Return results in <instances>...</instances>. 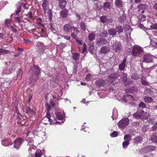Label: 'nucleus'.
Segmentation results:
<instances>
[{"label":"nucleus","mask_w":157,"mask_h":157,"mask_svg":"<svg viewBox=\"0 0 157 157\" xmlns=\"http://www.w3.org/2000/svg\"><path fill=\"white\" fill-rule=\"evenodd\" d=\"M40 72L39 68L37 66L34 65L31 67L29 71L30 80L29 84L30 86H33L38 79Z\"/></svg>","instance_id":"1"},{"label":"nucleus","mask_w":157,"mask_h":157,"mask_svg":"<svg viewBox=\"0 0 157 157\" xmlns=\"http://www.w3.org/2000/svg\"><path fill=\"white\" fill-rule=\"evenodd\" d=\"M63 30L67 33L71 32L72 30V29L74 31H75L77 34L79 33V31L77 29V28L74 26H72L69 23H67L64 25L63 26Z\"/></svg>","instance_id":"2"},{"label":"nucleus","mask_w":157,"mask_h":157,"mask_svg":"<svg viewBox=\"0 0 157 157\" xmlns=\"http://www.w3.org/2000/svg\"><path fill=\"white\" fill-rule=\"evenodd\" d=\"M143 52V50L140 46H135L133 47L132 53L134 56H140Z\"/></svg>","instance_id":"3"},{"label":"nucleus","mask_w":157,"mask_h":157,"mask_svg":"<svg viewBox=\"0 0 157 157\" xmlns=\"http://www.w3.org/2000/svg\"><path fill=\"white\" fill-rule=\"evenodd\" d=\"M129 120L128 118H123L117 123L118 126L121 128H124L128 124Z\"/></svg>","instance_id":"4"},{"label":"nucleus","mask_w":157,"mask_h":157,"mask_svg":"<svg viewBox=\"0 0 157 157\" xmlns=\"http://www.w3.org/2000/svg\"><path fill=\"white\" fill-rule=\"evenodd\" d=\"M50 115L49 111H47V116L44 117L41 120V122L45 124H48V122H49L51 124L55 123L54 122H52V120L50 118Z\"/></svg>","instance_id":"5"},{"label":"nucleus","mask_w":157,"mask_h":157,"mask_svg":"<svg viewBox=\"0 0 157 157\" xmlns=\"http://www.w3.org/2000/svg\"><path fill=\"white\" fill-rule=\"evenodd\" d=\"M56 117L59 120H61L62 121L61 122H56V123H59V124L62 123L65 121L64 119L65 114L64 113H63L61 112H58V111H56Z\"/></svg>","instance_id":"6"},{"label":"nucleus","mask_w":157,"mask_h":157,"mask_svg":"<svg viewBox=\"0 0 157 157\" xmlns=\"http://www.w3.org/2000/svg\"><path fill=\"white\" fill-rule=\"evenodd\" d=\"M156 148V147L155 146H149L142 148L141 151L144 153H146L150 151H154Z\"/></svg>","instance_id":"7"},{"label":"nucleus","mask_w":157,"mask_h":157,"mask_svg":"<svg viewBox=\"0 0 157 157\" xmlns=\"http://www.w3.org/2000/svg\"><path fill=\"white\" fill-rule=\"evenodd\" d=\"M153 57L151 55L145 54L143 57L144 62L146 63H150L152 62Z\"/></svg>","instance_id":"8"},{"label":"nucleus","mask_w":157,"mask_h":157,"mask_svg":"<svg viewBox=\"0 0 157 157\" xmlns=\"http://www.w3.org/2000/svg\"><path fill=\"white\" fill-rule=\"evenodd\" d=\"M37 47L38 51L40 54L44 52L45 47L41 42H39L36 45Z\"/></svg>","instance_id":"9"},{"label":"nucleus","mask_w":157,"mask_h":157,"mask_svg":"<svg viewBox=\"0 0 157 157\" xmlns=\"http://www.w3.org/2000/svg\"><path fill=\"white\" fill-rule=\"evenodd\" d=\"M144 113V111L142 110H139L136 113H134L133 116L136 119L143 118Z\"/></svg>","instance_id":"10"},{"label":"nucleus","mask_w":157,"mask_h":157,"mask_svg":"<svg viewBox=\"0 0 157 157\" xmlns=\"http://www.w3.org/2000/svg\"><path fill=\"white\" fill-rule=\"evenodd\" d=\"M23 140L21 139H19L14 141L13 147L17 149H18L20 146L23 143Z\"/></svg>","instance_id":"11"},{"label":"nucleus","mask_w":157,"mask_h":157,"mask_svg":"<svg viewBox=\"0 0 157 157\" xmlns=\"http://www.w3.org/2000/svg\"><path fill=\"white\" fill-rule=\"evenodd\" d=\"M110 50V49L109 47L106 46H103L101 48L99 52V54H105L109 52Z\"/></svg>","instance_id":"12"},{"label":"nucleus","mask_w":157,"mask_h":157,"mask_svg":"<svg viewBox=\"0 0 157 157\" xmlns=\"http://www.w3.org/2000/svg\"><path fill=\"white\" fill-rule=\"evenodd\" d=\"M148 6L145 4H140L137 6V8L139 9L138 11L140 10H142V13H144V10H147Z\"/></svg>","instance_id":"13"},{"label":"nucleus","mask_w":157,"mask_h":157,"mask_svg":"<svg viewBox=\"0 0 157 157\" xmlns=\"http://www.w3.org/2000/svg\"><path fill=\"white\" fill-rule=\"evenodd\" d=\"M118 77L117 74L116 73L112 74L107 78V81L109 83H112L113 82V81Z\"/></svg>","instance_id":"14"},{"label":"nucleus","mask_w":157,"mask_h":157,"mask_svg":"<svg viewBox=\"0 0 157 157\" xmlns=\"http://www.w3.org/2000/svg\"><path fill=\"white\" fill-rule=\"evenodd\" d=\"M107 44V41L105 39H103L101 38L98 39L96 42V44L98 46L101 45L106 44Z\"/></svg>","instance_id":"15"},{"label":"nucleus","mask_w":157,"mask_h":157,"mask_svg":"<svg viewBox=\"0 0 157 157\" xmlns=\"http://www.w3.org/2000/svg\"><path fill=\"white\" fill-rule=\"evenodd\" d=\"M60 16L63 18H66L68 14V12L67 9H63L59 13Z\"/></svg>","instance_id":"16"},{"label":"nucleus","mask_w":157,"mask_h":157,"mask_svg":"<svg viewBox=\"0 0 157 157\" xmlns=\"http://www.w3.org/2000/svg\"><path fill=\"white\" fill-rule=\"evenodd\" d=\"M12 142L10 140H5L2 141V144L5 146H8L12 144Z\"/></svg>","instance_id":"17"},{"label":"nucleus","mask_w":157,"mask_h":157,"mask_svg":"<svg viewBox=\"0 0 157 157\" xmlns=\"http://www.w3.org/2000/svg\"><path fill=\"white\" fill-rule=\"evenodd\" d=\"M121 45L120 44H113V49L116 52H119L121 50Z\"/></svg>","instance_id":"18"},{"label":"nucleus","mask_w":157,"mask_h":157,"mask_svg":"<svg viewBox=\"0 0 157 157\" xmlns=\"http://www.w3.org/2000/svg\"><path fill=\"white\" fill-rule=\"evenodd\" d=\"M126 61V59L124 58L121 64L119 65V69L120 70L122 71L124 69L125 66Z\"/></svg>","instance_id":"19"},{"label":"nucleus","mask_w":157,"mask_h":157,"mask_svg":"<svg viewBox=\"0 0 157 157\" xmlns=\"http://www.w3.org/2000/svg\"><path fill=\"white\" fill-rule=\"evenodd\" d=\"M42 6L44 11L46 12V11L48 9V4L47 1L44 0L42 4Z\"/></svg>","instance_id":"20"},{"label":"nucleus","mask_w":157,"mask_h":157,"mask_svg":"<svg viewBox=\"0 0 157 157\" xmlns=\"http://www.w3.org/2000/svg\"><path fill=\"white\" fill-rule=\"evenodd\" d=\"M96 84L98 86H104L105 84L103 80L101 79H99L96 81Z\"/></svg>","instance_id":"21"},{"label":"nucleus","mask_w":157,"mask_h":157,"mask_svg":"<svg viewBox=\"0 0 157 157\" xmlns=\"http://www.w3.org/2000/svg\"><path fill=\"white\" fill-rule=\"evenodd\" d=\"M115 4L116 7L120 8L123 6L122 2L121 0H115Z\"/></svg>","instance_id":"22"},{"label":"nucleus","mask_w":157,"mask_h":157,"mask_svg":"<svg viewBox=\"0 0 157 157\" xmlns=\"http://www.w3.org/2000/svg\"><path fill=\"white\" fill-rule=\"evenodd\" d=\"M151 140L153 142H157V132L153 133L151 137Z\"/></svg>","instance_id":"23"},{"label":"nucleus","mask_w":157,"mask_h":157,"mask_svg":"<svg viewBox=\"0 0 157 157\" xmlns=\"http://www.w3.org/2000/svg\"><path fill=\"white\" fill-rule=\"evenodd\" d=\"M123 28L120 25L117 26L115 27V30L116 32H117L119 33H122L123 31Z\"/></svg>","instance_id":"24"},{"label":"nucleus","mask_w":157,"mask_h":157,"mask_svg":"<svg viewBox=\"0 0 157 157\" xmlns=\"http://www.w3.org/2000/svg\"><path fill=\"white\" fill-rule=\"evenodd\" d=\"M94 32L89 34L88 38L90 41H93L95 39V34L94 33Z\"/></svg>","instance_id":"25"},{"label":"nucleus","mask_w":157,"mask_h":157,"mask_svg":"<svg viewBox=\"0 0 157 157\" xmlns=\"http://www.w3.org/2000/svg\"><path fill=\"white\" fill-rule=\"evenodd\" d=\"M108 31L109 34L112 36H113L115 35L117 33L115 29H114L113 28L109 29Z\"/></svg>","instance_id":"26"},{"label":"nucleus","mask_w":157,"mask_h":157,"mask_svg":"<svg viewBox=\"0 0 157 157\" xmlns=\"http://www.w3.org/2000/svg\"><path fill=\"white\" fill-rule=\"evenodd\" d=\"M144 100L145 102L148 103H151L153 101V99L152 98L147 96H145L144 98Z\"/></svg>","instance_id":"27"},{"label":"nucleus","mask_w":157,"mask_h":157,"mask_svg":"<svg viewBox=\"0 0 157 157\" xmlns=\"http://www.w3.org/2000/svg\"><path fill=\"white\" fill-rule=\"evenodd\" d=\"M67 2L65 0H61L59 2V6L61 8H64L66 6Z\"/></svg>","instance_id":"28"},{"label":"nucleus","mask_w":157,"mask_h":157,"mask_svg":"<svg viewBox=\"0 0 157 157\" xmlns=\"http://www.w3.org/2000/svg\"><path fill=\"white\" fill-rule=\"evenodd\" d=\"M134 143L135 144H138L140 143L142 140V137L140 136H138L136 137L134 140Z\"/></svg>","instance_id":"29"},{"label":"nucleus","mask_w":157,"mask_h":157,"mask_svg":"<svg viewBox=\"0 0 157 157\" xmlns=\"http://www.w3.org/2000/svg\"><path fill=\"white\" fill-rule=\"evenodd\" d=\"M80 54L78 53H74L72 54V57L75 61L78 60L79 59Z\"/></svg>","instance_id":"30"},{"label":"nucleus","mask_w":157,"mask_h":157,"mask_svg":"<svg viewBox=\"0 0 157 157\" xmlns=\"http://www.w3.org/2000/svg\"><path fill=\"white\" fill-rule=\"evenodd\" d=\"M131 135L130 134H128L125 135L124 136V139L125 140V141H126L129 142V141L131 140Z\"/></svg>","instance_id":"31"},{"label":"nucleus","mask_w":157,"mask_h":157,"mask_svg":"<svg viewBox=\"0 0 157 157\" xmlns=\"http://www.w3.org/2000/svg\"><path fill=\"white\" fill-rule=\"evenodd\" d=\"M9 50L0 48V54L1 55H6L9 53Z\"/></svg>","instance_id":"32"},{"label":"nucleus","mask_w":157,"mask_h":157,"mask_svg":"<svg viewBox=\"0 0 157 157\" xmlns=\"http://www.w3.org/2000/svg\"><path fill=\"white\" fill-rule=\"evenodd\" d=\"M111 6L110 3L109 2H105L103 6V8L104 10H105L106 9H109Z\"/></svg>","instance_id":"33"},{"label":"nucleus","mask_w":157,"mask_h":157,"mask_svg":"<svg viewBox=\"0 0 157 157\" xmlns=\"http://www.w3.org/2000/svg\"><path fill=\"white\" fill-rule=\"evenodd\" d=\"M81 29L83 31L86 30V26L85 24L83 22L81 21L79 23Z\"/></svg>","instance_id":"34"},{"label":"nucleus","mask_w":157,"mask_h":157,"mask_svg":"<svg viewBox=\"0 0 157 157\" xmlns=\"http://www.w3.org/2000/svg\"><path fill=\"white\" fill-rule=\"evenodd\" d=\"M141 82L142 84L144 85H148V83L147 82L146 80V78L142 77L141 78Z\"/></svg>","instance_id":"35"},{"label":"nucleus","mask_w":157,"mask_h":157,"mask_svg":"<svg viewBox=\"0 0 157 157\" xmlns=\"http://www.w3.org/2000/svg\"><path fill=\"white\" fill-rule=\"evenodd\" d=\"M42 155V152L40 151H37L34 155V157H40Z\"/></svg>","instance_id":"36"},{"label":"nucleus","mask_w":157,"mask_h":157,"mask_svg":"<svg viewBox=\"0 0 157 157\" xmlns=\"http://www.w3.org/2000/svg\"><path fill=\"white\" fill-rule=\"evenodd\" d=\"M94 44H90V45L89 48V51L90 53L92 54H93L94 50Z\"/></svg>","instance_id":"37"},{"label":"nucleus","mask_w":157,"mask_h":157,"mask_svg":"<svg viewBox=\"0 0 157 157\" xmlns=\"http://www.w3.org/2000/svg\"><path fill=\"white\" fill-rule=\"evenodd\" d=\"M100 20L103 23H104L107 22V19L106 17L105 16H102L100 17Z\"/></svg>","instance_id":"38"},{"label":"nucleus","mask_w":157,"mask_h":157,"mask_svg":"<svg viewBox=\"0 0 157 157\" xmlns=\"http://www.w3.org/2000/svg\"><path fill=\"white\" fill-rule=\"evenodd\" d=\"M48 17L49 18V20L51 21L52 20V13L51 10L49 9L48 10Z\"/></svg>","instance_id":"39"},{"label":"nucleus","mask_w":157,"mask_h":157,"mask_svg":"<svg viewBox=\"0 0 157 157\" xmlns=\"http://www.w3.org/2000/svg\"><path fill=\"white\" fill-rule=\"evenodd\" d=\"M26 112L27 113L33 114L34 112L33 110L31 109L29 107L26 109Z\"/></svg>","instance_id":"40"},{"label":"nucleus","mask_w":157,"mask_h":157,"mask_svg":"<svg viewBox=\"0 0 157 157\" xmlns=\"http://www.w3.org/2000/svg\"><path fill=\"white\" fill-rule=\"evenodd\" d=\"M129 144V142L126 141H124L122 143L123 146L124 148H126Z\"/></svg>","instance_id":"41"},{"label":"nucleus","mask_w":157,"mask_h":157,"mask_svg":"<svg viewBox=\"0 0 157 157\" xmlns=\"http://www.w3.org/2000/svg\"><path fill=\"white\" fill-rule=\"evenodd\" d=\"M131 78L134 79L136 80L138 78V76L136 73H133L131 76Z\"/></svg>","instance_id":"42"},{"label":"nucleus","mask_w":157,"mask_h":157,"mask_svg":"<svg viewBox=\"0 0 157 157\" xmlns=\"http://www.w3.org/2000/svg\"><path fill=\"white\" fill-rule=\"evenodd\" d=\"M139 106L140 107L144 109L146 107V106L144 102H141L139 104Z\"/></svg>","instance_id":"43"},{"label":"nucleus","mask_w":157,"mask_h":157,"mask_svg":"<svg viewBox=\"0 0 157 157\" xmlns=\"http://www.w3.org/2000/svg\"><path fill=\"white\" fill-rule=\"evenodd\" d=\"M12 23L11 20H6L5 21V25L7 26H10L11 23Z\"/></svg>","instance_id":"44"},{"label":"nucleus","mask_w":157,"mask_h":157,"mask_svg":"<svg viewBox=\"0 0 157 157\" xmlns=\"http://www.w3.org/2000/svg\"><path fill=\"white\" fill-rule=\"evenodd\" d=\"M118 135V133L116 131H114L113 132L111 133L110 136L111 137H114L117 136Z\"/></svg>","instance_id":"45"},{"label":"nucleus","mask_w":157,"mask_h":157,"mask_svg":"<svg viewBox=\"0 0 157 157\" xmlns=\"http://www.w3.org/2000/svg\"><path fill=\"white\" fill-rule=\"evenodd\" d=\"M127 75L126 74L123 73L122 75V77L124 82L126 81Z\"/></svg>","instance_id":"46"},{"label":"nucleus","mask_w":157,"mask_h":157,"mask_svg":"<svg viewBox=\"0 0 157 157\" xmlns=\"http://www.w3.org/2000/svg\"><path fill=\"white\" fill-rule=\"evenodd\" d=\"M3 73L6 74H9L11 73V71L9 69H8L3 70Z\"/></svg>","instance_id":"47"},{"label":"nucleus","mask_w":157,"mask_h":157,"mask_svg":"<svg viewBox=\"0 0 157 157\" xmlns=\"http://www.w3.org/2000/svg\"><path fill=\"white\" fill-rule=\"evenodd\" d=\"M86 45L85 43H84L83 44V48L82 50V52L83 53H84L86 51Z\"/></svg>","instance_id":"48"},{"label":"nucleus","mask_w":157,"mask_h":157,"mask_svg":"<svg viewBox=\"0 0 157 157\" xmlns=\"http://www.w3.org/2000/svg\"><path fill=\"white\" fill-rule=\"evenodd\" d=\"M108 33L106 31H104L101 34L102 36L106 37L108 35Z\"/></svg>","instance_id":"49"},{"label":"nucleus","mask_w":157,"mask_h":157,"mask_svg":"<svg viewBox=\"0 0 157 157\" xmlns=\"http://www.w3.org/2000/svg\"><path fill=\"white\" fill-rule=\"evenodd\" d=\"M75 34L74 32L72 33H71V36L73 38L76 39L77 37V34Z\"/></svg>","instance_id":"50"},{"label":"nucleus","mask_w":157,"mask_h":157,"mask_svg":"<svg viewBox=\"0 0 157 157\" xmlns=\"http://www.w3.org/2000/svg\"><path fill=\"white\" fill-rule=\"evenodd\" d=\"M46 109L47 110V111H49L51 110V107L50 105L48 103H46Z\"/></svg>","instance_id":"51"},{"label":"nucleus","mask_w":157,"mask_h":157,"mask_svg":"<svg viewBox=\"0 0 157 157\" xmlns=\"http://www.w3.org/2000/svg\"><path fill=\"white\" fill-rule=\"evenodd\" d=\"M91 75L90 74H87L86 78V80L87 81H90V80Z\"/></svg>","instance_id":"52"},{"label":"nucleus","mask_w":157,"mask_h":157,"mask_svg":"<svg viewBox=\"0 0 157 157\" xmlns=\"http://www.w3.org/2000/svg\"><path fill=\"white\" fill-rule=\"evenodd\" d=\"M142 131L145 132H146L147 130V127L146 126L143 125L142 126Z\"/></svg>","instance_id":"53"},{"label":"nucleus","mask_w":157,"mask_h":157,"mask_svg":"<svg viewBox=\"0 0 157 157\" xmlns=\"http://www.w3.org/2000/svg\"><path fill=\"white\" fill-rule=\"evenodd\" d=\"M149 117V114L147 113H145L143 115V119H147Z\"/></svg>","instance_id":"54"},{"label":"nucleus","mask_w":157,"mask_h":157,"mask_svg":"<svg viewBox=\"0 0 157 157\" xmlns=\"http://www.w3.org/2000/svg\"><path fill=\"white\" fill-rule=\"evenodd\" d=\"M22 75V72L20 70L19 73L17 75V78H21Z\"/></svg>","instance_id":"55"},{"label":"nucleus","mask_w":157,"mask_h":157,"mask_svg":"<svg viewBox=\"0 0 157 157\" xmlns=\"http://www.w3.org/2000/svg\"><path fill=\"white\" fill-rule=\"evenodd\" d=\"M152 129L153 131H156L157 130V125L156 124L152 126Z\"/></svg>","instance_id":"56"},{"label":"nucleus","mask_w":157,"mask_h":157,"mask_svg":"<svg viewBox=\"0 0 157 157\" xmlns=\"http://www.w3.org/2000/svg\"><path fill=\"white\" fill-rule=\"evenodd\" d=\"M49 103L53 107L55 105V103L53 102V100L52 99H50L49 100Z\"/></svg>","instance_id":"57"},{"label":"nucleus","mask_w":157,"mask_h":157,"mask_svg":"<svg viewBox=\"0 0 157 157\" xmlns=\"http://www.w3.org/2000/svg\"><path fill=\"white\" fill-rule=\"evenodd\" d=\"M62 37L67 40H69L70 39V37L68 36H63Z\"/></svg>","instance_id":"58"},{"label":"nucleus","mask_w":157,"mask_h":157,"mask_svg":"<svg viewBox=\"0 0 157 157\" xmlns=\"http://www.w3.org/2000/svg\"><path fill=\"white\" fill-rule=\"evenodd\" d=\"M26 15L29 17L30 18H32V16L31 12H29L27 13Z\"/></svg>","instance_id":"59"},{"label":"nucleus","mask_w":157,"mask_h":157,"mask_svg":"<svg viewBox=\"0 0 157 157\" xmlns=\"http://www.w3.org/2000/svg\"><path fill=\"white\" fill-rule=\"evenodd\" d=\"M20 8H21V7H20L19 8H17V9H18V10H17L16 11V15H18L19 13H20Z\"/></svg>","instance_id":"60"},{"label":"nucleus","mask_w":157,"mask_h":157,"mask_svg":"<svg viewBox=\"0 0 157 157\" xmlns=\"http://www.w3.org/2000/svg\"><path fill=\"white\" fill-rule=\"evenodd\" d=\"M20 54H21V52H18L16 54H14L13 55V56L15 57H18L19 56V55H20Z\"/></svg>","instance_id":"61"},{"label":"nucleus","mask_w":157,"mask_h":157,"mask_svg":"<svg viewBox=\"0 0 157 157\" xmlns=\"http://www.w3.org/2000/svg\"><path fill=\"white\" fill-rule=\"evenodd\" d=\"M153 8L157 10V2L155 3L154 5L153 6Z\"/></svg>","instance_id":"62"},{"label":"nucleus","mask_w":157,"mask_h":157,"mask_svg":"<svg viewBox=\"0 0 157 157\" xmlns=\"http://www.w3.org/2000/svg\"><path fill=\"white\" fill-rule=\"evenodd\" d=\"M75 15L76 16V17H77V18L78 19H80V18H81V17H80V16L78 14V13H76L75 14Z\"/></svg>","instance_id":"63"},{"label":"nucleus","mask_w":157,"mask_h":157,"mask_svg":"<svg viewBox=\"0 0 157 157\" xmlns=\"http://www.w3.org/2000/svg\"><path fill=\"white\" fill-rule=\"evenodd\" d=\"M60 45L63 48H65L66 46V44L63 43H60Z\"/></svg>","instance_id":"64"}]
</instances>
